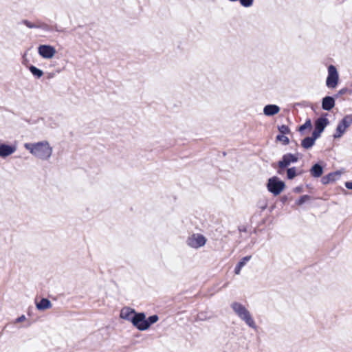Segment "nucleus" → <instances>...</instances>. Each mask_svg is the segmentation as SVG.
<instances>
[{"mask_svg": "<svg viewBox=\"0 0 352 352\" xmlns=\"http://www.w3.org/2000/svg\"><path fill=\"white\" fill-rule=\"evenodd\" d=\"M24 147L36 158L43 161L49 160L53 153V147L47 140L25 143Z\"/></svg>", "mask_w": 352, "mask_h": 352, "instance_id": "1", "label": "nucleus"}, {"mask_svg": "<svg viewBox=\"0 0 352 352\" xmlns=\"http://www.w3.org/2000/svg\"><path fill=\"white\" fill-rule=\"evenodd\" d=\"M231 308L236 315L243 321L249 327L256 329L257 326L249 310L241 303L234 302L231 304Z\"/></svg>", "mask_w": 352, "mask_h": 352, "instance_id": "2", "label": "nucleus"}, {"mask_svg": "<svg viewBox=\"0 0 352 352\" xmlns=\"http://www.w3.org/2000/svg\"><path fill=\"white\" fill-rule=\"evenodd\" d=\"M285 187L284 182L279 179L276 176L272 177L268 179L267 188L269 192L274 196L280 195Z\"/></svg>", "mask_w": 352, "mask_h": 352, "instance_id": "3", "label": "nucleus"}, {"mask_svg": "<svg viewBox=\"0 0 352 352\" xmlns=\"http://www.w3.org/2000/svg\"><path fill=\"white\" fill-rule=\"evenodd\" d=\"M352 124V115L345 116L342 120L338 123L336 131L333 134L335 139L341 138L345 133L346 129Z\"/></svg>", "mask_w": 352, "mask_h": 352, "instance_id": "4", "label": "nucleus"}, {"mask_svg": "<svg viewBox=\"0 0 352 352\" xmlns=\"http://www.w3.org/2000/svg\"><path fill=\"white\" fill-rule=\"evenodd\" d=\"M206 238L201 234H192L186 240L187 245L195 249L203 247L206 243Z\"/></svg>", "mask_w": 352, "mask_h": 352, "instance_id": "5", "label": "nucleus"}, {"mask_svg": "<svg viewBox=\"0 0 352 352\" xmlns=\"http://www.w3.org/2000/svg\"><path fill=\"white\" fill-rule=\"evenodd\" d=\"M339 80V74L334 65H329L328 67V76L326 80V85L329 88L334 89L337 87Z\"/></svg>", "mask_w": 352, "mask_h": 352, "instance_id": "6", "label": "nucleus"}, {"mask_svg": "<svg viewBox=\"0 0 352 352\" xmlns=\"http://www.w3.org/2000/svg\"><path fill=\"white\" fill-rule=\"evenodd\" d=\"M298 160V157L296 155H294L292 153H287L285 154L281 160H280L278 163V174H283V170L285 168L289 166L291 163H295L297 162Z\"/></svg>", "mask_w": 352, "mask_h": 352, "instance_id": "7", "label": "nucleus"}, {"mask_svg": "<svg viewBox=\"0 0 352 352\" xmlns=\"http://www.w3.org/2000/svg\"><path fill=\"white\" fill-rule=\"evenodd\" d=\"M131 323L140 331H145L149 328V324L146 321L144 313H135L131 318Z\"/></svg>", "mask_w": 352, "mask_h": 352, "instance_id": "8", "label": "nucleus"}, {"mask_svg": "<svg viewBox=\"0 0 352 352\" xmlns=\"http://www.w3.org/2000/svg\"><path fill=\"white\" fill-rule=\"evenodd\" d=\"M38 54L45 59L52 58L56 53L54 47L50 45H41L38 47Z\"/></svg>", "mask_w": 352, "mask_h": 352, "instance_id": "9", "label": "nucleus"}, {"mask_svg": "<svg viewBox=\"0 0 352 352\" xmlns=\"http://www.w3.org/2000/svg\"><path fill=\"white\" fill-rule=\"evenodd\" d=\"M16 151V146L6 144H0V157L6 158Z\"/></svg>", "mask_w": 352, "mask_h": 352, "instance_id": "10", "label": "nucleus"}, {"mask_svg": "<svg viewBox=\"0 0 352 352\" xmlns=\"http://www.w3.org/2000/svg\"><path fill=\"white\" fill-rule=\"evenodd\" d=\"M135 311L133 309L129 307H123L120 311V318L131 322L133 315L135 314Z\"/></svg>", "mask_w": 352, "mask_h": 352, "instance_id": "11", "label": "nucleus"}, {"mask_svg": "<svg viewBox=\"0 0 352 352\" xmlns=\"http://www.w3.org/2000/svg\"><path fill=\"white\" fill-rule=\"evenodd\" d=\"M335 106V100L331 96H325L322 98V108L325 111L331 110Z\"/></svg>", "mask_w": 352, "mask_h": 352, "instance_id": "12", "label": "nucleus"}, {"mask_svg": "<svg viewBox=\"0 0 352 352\" xmlns=\"http://www.w3.org/2000/svg\"><path fill=\"white\" fill-rule=\"evenodd\" d=\"M280 111V107L276 104H267L263 109V113L267 116L277 114Z\"/></svg>", "mask_w": 352, "mask_h": 352, "instance_id": "13", "label": "nucleus"}, {"mask_svg": "<svg viewBox=\"0 0 352 352\" xmlns=\"http://www.w3.org/2000/svg\"><path fill=\"white\" fill-rule=\"evenodd\" d=\"M340 175L341 173L340 171L331 173L322 178V182L323 184H327L330 182H335L340 177Z\"/></svg>", "mask_w": 352, "mask_h": 352, "instance_id": "14", "label": "nucleus"}, {"mask_svg": "<svg viewBox=\"0 0 352 352\" xmlns=\"http://www.w3.org/2000/svg\"><path fill=\"white\" fill-rule=\"evenodd\" d=\"M329 123L327 118L320 117L315 121V129L322 132Z\"/></svg>", "mask_w": 352, "mask_h": 352, "instance_id": "15", "label": "nucleus"}, {"mask_svg": "<svg viewBox=\"0 0 352 352\" xmlns=\"http://www.w3.org/2000/svg\"><path fill=\"white\" fill-rule=\"evenodd\" d=\"M52 306V302L47 298H42L40 302L36 303L37 309L43 311L51 308Z\"/></svg>", "mask_w": 352, "mask_h": 352, "instance_id": "16", "label": "nucleus"}, {"mask_svg": "<svg viewBox=\"0 0 352 352\" xmlns=\"http://www.w3.org/2000/svg\"><path fill=\"white\" fill-rule=\"evenodd\" d=\"M251 256H244L241 259V261L237 263L234 268V273L236 274H239L241 272V268L246 265V263L251 259Z\"/></svg>", "mask_w": 352, "mask_h": 352, "instance_id": "17", "label": "nucleus"}, {"mask_svg": "<svg viewBox=\"0 0 352 352\" xmlns=\"http://www.w3.org/2000/svg\"><path fill=\"white\" fill-rule=\"evenodd\" d=\"M310 173L314 177H320L323 173V168L320 164H316L311 167Z\"/></svg>", "mask_w": 352, "mask_h": 352, "instance_id": "18", "label": "nucleus"}, {"mask_svg": "<svg viewBox=\"0 0 352 352\" xmlns=\"http://www.w3.org/2000/svg\"><path fill=\"white\" fill-rule=\"evenodd\" d=\"M315 142L311 137H307L302 140L301 145L304 148L309 149L314 145Z\"/></svg>", "mask_w": 352, "mask_h": 352, "instance_id": "19", "label": "nucleus"}, {"mask_svg": "<svg viewBox=\"0 0 352 352\" xmlns=\"http://www.w3.org/2000/svg\"><path fill=\"white\" fill-rule=\"evenodd\" d=\"M301 174V172L297 173L296 167L289 168L287 170V177L289 179H294L296 175Z\"/></svg>", "mask_w": 352, "mask_h": 352, "instance_id": "20", "label": "nucleus"}, {"mask_svg": "<svg viewBox=\"0 0 352 352\" xmlns=\"http://www.w3.org/2000/svg\"><path fill=\"white\" fill-rule=\"evenodd\" d=\"M29 69L30 72L32 74V75H34L38 78H41L43 75V71L34 65H31L29 67Z\"/></svg>", "mask_w": 352, "mask_h": 352, "instance_id": "21", "label": "nucleus"}, {"mask_svg": "<svg viewBox=\"0 0 352 352\" xmlns=\"http://www.w3.org/2000/svg\"><path fill=\"white\" fill-rule=\"evenodd\" d=\"M311 126H312L311 122L309 119V120H306V122L299 127V131L302 132L304 130H305L307 129H311Z\"/></svg>", "mask_w": 352, "mask_h": 352, "instance_id": "22", "label": "nucleus"}, {"mask_svg": "<svg viewBox=\"0 0 352 352\" xmlns=\"http://www.w3.org/2000/svg\"><path fill=\"white\" fill-rule=\"evenodd\" d=\"M276 140L283 142L285 145H287L289 142V138L283 134H280L276 136Z\"/></svg>", "mask_w": 352, "mask_h": 352, "instance_id": "23", "label": "nucleus"}, {"mask_svg": "<svg viewBox=\"0 0 352 352\" xmlns=\"http://www.w3.org/2000/svg\"><path fill=\"white\" fill-rule=\"evenodd\" d=\"M159 320V317L157 315H153L148 318V319L146 318V321L147 322V324H149V327L155 323Z\"/></svg>", "mask_w": 352, "mask_h": 352, "instance_id": "24", "label": "nucleus"}, {"mask_svg": "<svg viewBox=\"0 0 352 352\" xmlns=\"http://www.w3.org/2000/svg\"><path fill=\"white\" fill-rule=\"evenodd\" d=\"M278 131L281 134H287L290 132L289 127L287 125L283 124L278 126Z\"/></svg>", "mask_w": 352, "mask_h": 352, "instance_id": "25", "label": "nucleus"}, {"mask_svg": "<svg viewBox=\"0 0 352 352\" xmlns=\"http://www.w3.org/2000/svg\"><path fill=\"white\" fill-rule=\"evenodd\" d=\"M309 199H310V197L309 195H303V196L300 197V198L296 201V204L297 205L300 206V205L303 204L305 201L309 200Z\"/></svg>", "mask_w": 352, "mask_h": 352, "instance_id": "26", "label": "nucleus"}, {"mask_svg": "<svg viewBox=\"0 0 352 352\" xmlns=\"http://www.w3.org/2000/svg\"><path fill=\"white\" fill-rule=\"evenodd\" d=\"M347 94H352V89H349L346 87H344L338 91L337 95L342 96V95Z\"/></svg>", "mask_w": 352, "mask_h": 352, "instance_id": "27", "label": "nucleus"}, {"mask_svg": "<svg viewBox=\"0 0 352 352\" xmlns=\"http://www.w3.org/2000/svg\"><path fill=\"white\" fill-rule=\"evenodd\" d=\"M23 23L29 28H43L42 25H38L34 23H32L30 22L28 20L23 21Z\"/></svg>", "mask_w": 352, "mask_h": 352, "instance_id": "28", "label": "nucleus"}, {"mask_svg": "<svg viewBox=\"0 0 352 352\" xmlns=\"http://www.w3.org/2000/svg\"><path fill=\"white\" fill-rule=\"evenodd\" d=\"M322 133V131H318L316 129H314V131L312 133L311 138L316 141L320 136Z\"/></svg>", "mask_w": 352, "mask_h": 352, "instance_id": "29", "label": "nucleus"}, {"mask_svg": "<svg viewBox=\"0 0 352 352\" xmlns=\"http://www.w3.org/2000/svg\"><path fill=\"white\" fill-rule=\"evenodd\" d=\"M25 320V316L24 315H22L21 316L19 317L16 320V322H21Z\"/></svg>", "mask_w": 352, "mask_h": 352, "instance_id": "30", "label": "nucleus"}, {"mask_svg": "<svg viewBox=\"0 0 352 352\" xmlns=\"http://www.w3.org/2000/svg\"><path fill=\"white\" fill-rule=\"evenodd\" d=\"M345 186L346 188L352 190V182H346L345 183Z\"/></svg>", "mask_w": 352, "mask_h": 352, "instance_id": "31", "label": "nucleus"}, {"mask_svg": "<svg viewBox=\"0 0 352 352\" xmlns=\"http://www.w3.org/2000/svg\"><path fill=\"white\" fill-rule=\"evenodd\" d=\"M39 25H42L43 28H41L45 30H50L49 26L47 25H46V24L42 23V24H40Z\"/></svg>", "mask_w": 352, "mask_h": 352, "instance_id": "32", "label": "nucleus"}, {"mask_svg": "<svg viewBox=\"0 0 352 352\" xmlns=\"http://www.w3.org/2000/svg\"><path fill=\"white\" fill-rule=\"evenodd\" d=\"M296 191L299 192V191H300V190H299L298 188H296Z\"/></svg>", "mask_w": 352, "mask_h": 352, "instance_id": "33", "label": "nucleus"}]
</instances>
